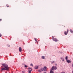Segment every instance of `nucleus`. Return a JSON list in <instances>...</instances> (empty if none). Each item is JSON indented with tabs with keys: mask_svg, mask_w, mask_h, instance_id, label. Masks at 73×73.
<instances>
[{
	"mask_svg": "<svg viewBox=\"0 0 73 73\" xmlns=\"http://www.w3.org/2000/svg\"><path fill=\"white\" fill-rule=\"evenodd\" d=\"M25 73V71H23L22 72V73Z\"/></svg>",
	"mask_w": 73,
	"mask_h": 73,
	"instance_id": "6ab92c4d",
	"label": "nucleus"
},
{
	"mask_svg": "<svg viewBox=\"0 0 73 73\" xmlns=\"http://www.w3.org/2000/svg\"><path fill=\"white\" fill-rule=\"evenodd\" d=\"M2 65H3L4 67L2 68H1V70H9V67H8V65L6 64H2Z\"/></svg>",
	"mask_w": 73,
	"mask_h": 73,
	"instance_id": "f257e3e1",
	"label": "nucleus"
},
{
	"mask_svg": "<svg viewBox=\"0 0 73 73\" xmlns=\"http://www.w3.org/2000/svg\"><path fill=\"white\" fill-rule=\"evenodd\" d=\"M1 37V34H0V37Z\"/></svg>",
	"mask_w": 73,
	"mask_h": 73,
	"instance_id": "4be33fe9",
	"label": "nucleus"
},
{
	"mask_svg": "<svg viewBox=\"0 0 73 73\" xmlns=\"http://www.w3.org/2000/svg\"><path fill=\"white\" fill-rule=\"evenodd\" d=\"M72 73H73V71H72Z\"/></svg>",
	"mask_w": 73,
	"mask_h": 73,
	"instance_id": "393cba45",
	"label": "nucleus"
},
{
	"mask_svg": "<svg viewBox=\"0 0 73 73\" xmlns=\"http://www.w3.org/2000/svg\"><path fill=\"white\" fill-rule=\"evenodd\" d=\"M19 50L20 52H21V51H22V48L21 47H19Z\"/></svg>",
	"mask_w": 73,
	"mask_h": 73,
	"instance_id": "6e6552de",
	"label": "nucleus"
},
{
	"mask_svg": "<svg viewBox=\"0 0 73 73\" xmlns=\"http://www.w3.org/2000/svg\"><path fill=\"white\" fill-rule=\"evenodd\" d=\"M70 32H71V33H73V31L71 29H70Z\"/></svg>",
	"mask_w": 73,
	"mask_h": 73,
	"instance_id": "9d476101",
	"label": "nucleus"
},
{
	"mask_svg": "<svg viewBox=\"0 0 73 73\" xmlns=\"http://www.w3.org/2000/svg\"><path fill=\"white\" fill-rule=\"evenodd\" d=\"M2 20L1 19H0V21H1Z\"/></svg>",
	"mask_w": 73,
	"mask_h": 73,
	"instance_id": "b1692460",
	"label": "nucleus"
},
{
	"mask_svg": "<svg viewBox=\"0 0 73 73\" xmlns=\"http://www.w3.org/2000/svg\"><path fill=\"white\" fill-rule=\"evenodd\" d=\"M42 58L43 59H45V57L44 56H42Z\"/></svg>",
	"mask_w": 73,
	"mask_h": 73,
	"instance_id": "9b49d317",
	"label": "nucleus"
},
{
	"mask_svg": "<svg viewBox=\"0 0 73 73\" xmlns=\"http://www.w3.org/2000/svg\"><path fill=\"white\" fill-rule=\"evenodd\" d=\"M61 59L62 61H64V59L63 58H61Z\"/></svg>",
	"mask_w": 73,
	"mask_h": 73,
	"instance_id": "f8f14e48",
	"label": "nucleus"
},
{
	"mask_svg": "<svg viewBox=\"0 0 73 73\" xmlns=\"http://www.w3.org/2000/svg\"><path fill=\"white\" fill-rule=\"evenodd\" d=\"M7 7H9V6L8 5H7Z\"/></svg>",
	"mask_w": 73,
	"mask_h": 73,
	"instance_id": "5701e85b",
	"label": "nucleus"
},
{
	"mask_svg": "<svg viewBox=\"0 0 73 73\" xmlns=\"http://www.w3.org/2000/svg\"><path fill=\"white\" fill-rule=\"evenodd\" d=\"M53 69H54V66L52 67L51 70L50 71V73H53L54 72L52 70H53Z\"/></svg>",
	"mask_w": 73,
	"mask_h": 73,
	"instance_id": "7ed1b4c3",
	"label": "nucleus"
},
{
	"mask_svg": "<svg viewBox=\"0 0 73 73\" xmlns=\"http://www.w3.org/2000/svg\"><path fill=\"white\" fill-rule=\"evenodd\" d=\"M43 73H46V72H44Z\"/></svg>",
	"mask_w": 73,
	"mask_h": 73,
	"instance_id": "bb28decb",
	"label": "nucleus"
},
{
	"mask_svg": "<svg viewBox=\"0 0 73 73\" xmlns=\"http://www.w3.org/2000/svg\"><path fill=\"white\" fill-rule=\"evenodd\" d=\"M47 68L46 66H44L43 68V70H44V71H46V68Z\"/></svg>",
	"mask_w": 73,
	"mask_h": 73,
	"instance_id": "423d86ee",
	"label": "nucleus"
},
{
	"mask_svg": "<svg viewBox=\"0 0 73 73\" xmlns=\"http://www.w3.org/2000/svg\"><path fill=\"white\" fill-rule=\"evenodd\" d=\"M52 39L54 41H57V39H56V38H54L53 36H52Z\"/></svg>",
	"mask_w": 73,
	"mask_h": 73,
	"instance_id": "20e7f679",
	"label": "nucleus"
},
{
	"mask_svg": "<svg viewBox=\"0 0 73 73\" xmlns=\"http://www.w3.org/2000/svg\"><path fill=\"white\" fill-rule=\"evenodd\" d=\"M31 66H33V64H31Z\"/></svg>",
	"mask_w": 73,
	"mask_h": 73,
	"instance_id": "aec40b11",
	"label": "nucleus"
},
{
	"mask_svg": "<svg viewBox=\"0 0 73 73\" xmlns=\"http://www.w3.org/2000/svg\"><path fill=\"white\" fill-rule=\"evenodd\" d=\"M1 67H3V66H1Z\"/></svg>",
	"mask_w": 73,
	"mask_h": 73,
	"instance_id": "a878e982",
	"label": "nucleus"
},
{
	"mask_svg": "<svg viewBox=\"0 0 73 73\" xmlns=\"http://www.w3.org/2000/svg\"><path fill=\"white\" fill-rule=\"evenodd\" d=\"M69 32V30L68 29L67 30V32H66V31L64 32V34L65 35H67V34H68V33Z\"/></svg>",
	"mask_w": 73,
	"mask_h": 73,
	"instance_id": "39448f33",
	"label": "nucleus"
},
{
	"mask_svg": "<svg viewBox=\"0 0 73 73\" xmlns=\"http://www.w3.org/2000/svg\"><path fill=\"white\" fill-rule=\"evenodd\" d=\"M38 72H39L41 73V70H38Z\"/></svg>",
	"mask_w": 73,
	"mask_h": 73,
	"instance_id": "2eb2a0df",
	"label": "nucleus"
},
{
	"mask_svg": "<svg viewBox=\"0 0 73 73\" xmlns=\"http://www.w3.org/2000/svg\"><path fill=\"white\" fill-rule=\"evenodd\" d=\"M42 71H43V70H42Z\"/></svg>",
	"mask_w": 73,
	"mask_h": 73,
	"instance_id": "cd10ccee",
	"label": "nucleus"
},
{
	"mask_svg": "<svg viewBox=\"0 0 73 73\" xmlns=\"http://www.w3.org/2000/svg\"><path fill=\"white\" fill-rule=\"evenodd\" d=\"M32 70V68H29L28 69V71L29 72V73H31V72Z\"/></svg>",
	"mask_w": 73,
	"mask_h": 73,
	"instance_id": "f03ea898",
	"label": "nucleus"
},
{
	"mask_svg": "<svg viewBox=\"0 0 73 73\" xmlns=\"http://www.w3.org/2000/svg\"><path fill=\"white\" fill-rule=\"evenodd\" d=\"M61 73H65V72H61Z\"/></svg>",
	"mask_w": 73,
	"mask_h": 73,
	"instance_id": "412c9836",
	"label": "nucleus"
},
{
	"mask_svg": "<svg viewBox=\"0 0 73 73\" xmlns=\"http://www.w3.org/2000/svg\"><path fill=\"white\" fill-rule=\"evenodd\" d=\"M66 62H68V63H70V62H71V61L70 60H66Z\"/></svg>",
	"mask_w": 73,
	"mask_h": 73,
	"instance_id": "0eeeda50",
	"label": "nucleus"
},
{
	"mask_svg": "<svg viewBox=\"0 0 73 73\" xmlns=\"http://www.w3.org/2000/svg\"><path fill=\"white\" fill-rule=\"evenodd\" d=\"M34 39L35 40V41H37V40H36V38H34Z\"/></svg>",
	"mask_w": 73,
	"mask_h": 73,
	"instance_id": "a211bd4d",
	"label": "nucleus"
},
{
	"mask_svg": "<svg viewBox=\"0 0 73 73\" xmlns=\"http://www.w3.org/2000/svg\"><path fill=\"white\" fill-rule=\"evenodd\" d=\"M66 61H67V60H68V56H66Z\"/></svg>",
	"mask_w": 73,
	"mask_h": 73,
	"instance_id": "4468645a",
	"label": "nucleus"
},
{
	"mask_svg": "<svg viewBox=\"0 0 73 73\" xmlns=\"http://www.w3.org/2000/svg\"><path fill=\"white\" fill-rule=\"evenodd\" d=\"M54 62H55L54 61H53V62H51V64H53V63H54Z\"/></svg>",
	"mask_w": 73,
	"mask_h": 73,
	"instance_id": "dca6fc26",
	"label": "nucleus"
},
{
	"mask_svg": "<svg viewBox=\"0 0 73 73\" xmlns=\"http://www.w3.org/2000/svg\"><path fill=\"white\" fill-rule=\"evenodd\" d=\"M54 69H55V70L57 69V67H54Z\"/></svg>",
	"mask_w": 73,
	"mask_h": 73,
	"instance_id": "ddd939ff",
	"label": "nucleus"
},
{
	"mask_svg": "<svg viewBox=\"0 0 73 73\" xmlns=\"http://www.w3.org/2000/svg\"><path fill=\"white\" fill-rule=\"evenodd\" d=\"M35 68L36 69H38V66H35Z\"/></svg>",
	"mask_w": 73,
	"mask_h": 73,
	"instance_id": "1a4fd4ad",
	"label": "nucleus"
},
{
	"mask_svg": "<svg viewBox=\"0 0 73 73\" xmlns=\"http://www.w3.org/2000/svg\"><path fill=\"white\" fill-rule=\"evenodd\" d=\"M25 68H27V67H28V66H27L26 65H25Z\"/></svg>",
	"mask_w": 73,
	"mask_h": 73,
	"instance_id": "f3484780",
	"label": "nucleus"
}]
</instances>
